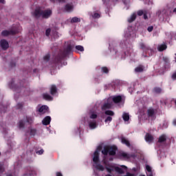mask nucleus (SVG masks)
I'll return each instance as SVG.
<instances>
[{
	"mask_svg": "<svg viewBox=\"0 0 176 176\" xmlns=\"http://www.w3.org/2000/svg\"><path fill=\"white\" fill-rule=\"evenodd\" d=\"M52 2H56V1H58V2H61L62 3H64L67 0H51Z\"/></svg>",
	"mask_w": 176,
	"mask_h": 176,
	"instance_id": "nucleus-41",
	"label": "nucleus"
},
{
	"mask_svg": "<svg viewBox=\"0 0 176 176\" xmlns=\"http://www.w3.org/2000/svg\"><path fill=\"white\" fill-rule=\"evenodd\" d=\"M0 45L3 49V50H6L9 47V43L6 41V40H1L0 41Z\"/></svg>",
	"mask_w": 176,
	"mask_h": 176,
	"instance_id": "nucleus-5",
	"label": "nucleus"
},
{
	"mask_svg": "<svg viewBox=\"0 0 176 176\" xmlns=\"http://www.w3.org/2000/svg\"><path fill=\"white\" fill-rule=\"evenodd\" d=\"M172 78L175 80L176 79V72L175 74H173L172 76Z\"/></svg>",
	"mask_w": 176,
	"mask_h": 176,
	"instance_id": "nucleus-46",
	"label": "nucleus"
},
{
	"mask_svg": "<svg viewBox=\"0 0 176 176\" xmlns=\"http://www.w3.org/2000/svg\"><path fill=\"white\" fill-rule=\"evenodd\" d=\"M121 142L122 144H124L125 145H126V146L130 147V142H129L127 140V139H126V138H121Z\"/></svg>",
	"mask_w": 176,
	"mask_h": 176,
	"instance_id": "nucleus-23",
	"label": "nucleus"
},
{
	"mask_svg": "<svg viewBox=\"0 0 176 176\" xmlns=\"http://www.w3.org/2000/svg\"><path fill=\"white\" fill-rule=\"evenodd\" d=\"M135 19H137V15L135 14V13H133V14L128 19V22H129V23H133V21H134V20H135Z\"/></svg>",
	"mask_w": 176,
	"mask_h": 176,
	"instance_id": "nucleus-21",
	"label": "nucleus"
},
{
	"mask_svg": "<svg viewBox=\"0 0 176 176\" xmlns=\"http://www.w3.org/2000/svg\"><path fill=\"white\" fill-rule=\"evenodd\" d=\"M51 31L52 30H50V28L46 30V32H45L46 36H49V35H50Z\"/></svg>",
	"mask_w": 176,
	"mask_h": 176,
	"instance_id": "nucleus-36",
	"label": "nucleus"
},
{
	"mask_svg": "<svg viewBox=\"0 0 176 176\" xmlns=\"http://www.w3.org/2000/svg\"><path fill=\"white\" fill-rule=\"evenodd\" d=\"M76 50H79L80 52L85 51V48H83V46H82V45H76Z\"/></svg>",
	"mask_w": 176,
	"mask_h": 176,
	"instance_id": "nucleus-27",
	"label": "nucleus"
},
{
	"mask_svg": "<svg viewBox=\"0 0 176 176\" xmlns=\"http://www.w3.org/2000/svg\"><path fill=\"white\" fill-rule=\"evenodd\" d=\"M0 156H1V152H0Z\"/></svg>",
	"mask_w": 176,
	"mask_h": 176,
	"instance_id": "nucleus-58",
	"label": "nucleus"
},
{
	"mask_svg": "<svg viewBox=\"0 0 176 176\" xmlns=\"http://www.w3.org/2000/svg\"><path fill=\"white\" fill-rule=\"evenodd\" d=\"M43 97L44 100H47V101H52L53 100V97L49 95V94H44L43 95Z\"/></svg>",
	"mask_w": 176,
	"mask_h": 176,
	"instance_id": "nucleus-16",
	"label": "nucleus"
},
{
	"mask_svg": "<svg viewBox=\"0 0 176 176\" xmlns=\"http://www.w3.org/2000/svg\"><path fill=\"white\" fill-rule=\"evenodd\" d=\"M16 109H20L23 108V103H18L16 106Z\"/></svg>",
	"mask_w": 176,
	"mask_h": 176,
	"instance_id": "nucleus-35",
	"label": "nucleus"
},
{
	"mask_svg": "<svg viewBox=\"0 0 176 176\" xmlns=\"http://www.w3.org/2000/svg\"><path fill=\"white\" fill-rule=\"evenodd\" d=\"M100 152H101V147L99 146L94 153L93 162L95 163L94 166L96 167V168L100 170V171H104V170H105V168H104L102 165L97 164L100 159Z\"/></svg>",
	"mask_w": 176,
	"mask_h": 176,
	"instance_id": "nucleus-2",
	"label": "nucleus"
},
{
	"mask_svg": "<svg viewBox=\"0 0 176 176\" xmlns=\"http://www.w3.org/2000/svg\"><path fill=\"white\" fill-rule=\"evenodd\" d=\"M144 20H147V19H148V16L146 15V12L144 13Z\"/></svg>",
	"mask_w": 176,
	"mask_h": 176,
	"instance_id": "nucleus-45",
	"label": "nucleus"
},
{
	"mask_svg": "<svg viewBox=\"0 0 176 176\" xmlns=\"http://www.w3.org/2000/svg\"><path fill=\"white\" fill-rule=\"evenodd\" d=\"M173 124H174V126H176V120H173Z\"/></svg>",
	"mask_w": 176,
	"mask_h": 176,
	"instance_id": "nucleus-52",
	"label": "nucleus"
},
{
	"mask_svg": "<svg viewBox=\"0 0 176 176\" xmlns=\"http://www.w3.org/2000/svg\"><path fill=\"white\" fill-rule=\"evenodd\" d=\"M166 140H167V136H166V135H162L159 138L158 142H166Z\"/></svg>",
	"mask_w": 176,
	"mask_h": 176,
	"instance_id": "nucleus-22",
	"label": "nucleus"
},
{
	"mask_svg": "<svg viewBox=\"0 0 176 176\" xmlns=\"http://www.w3.org/2000/svg\"><path fill=\"white\" fill-rule=\"evenodd\" d=\"M122 119L124 122H129L130 120V115L128 113H123Z\"/></svg>",
	"mask_w": 176,
	"mask_h": 176,
	"instance_id": "nucleus-15",
	"label": "nucleus"
},
{
	"mask_svg": "<svg viewBox=\"0 0 176 176\" xmlns=\"http://www.w3.org/2000/svg\"><path fill=\"white\" fill-rule=\"evenodd\" d=\"M120 156H122L124 159H130L132 155L124 152H121L120 153Z\"/></svg>",
	"mask_w": 176,
	"mask_h": 176,
	"instance_id": "nucleus-17",
	"label": "nucleus"
},
{
	"mask_svg": "<svg viewBox=\"0 0 176 176\" xmlns=\"http://www.w3.org/2000/svg\"><path fill=\"white\" fill-rule=\"evenodd\" d=\"M174 13H176V8L173 10Z\"/></svg>",
	"mask_w": 176,
	"mask_h": 176,
	"instance_id": "nucleus-54",
	"label": "nucleus"
},
{
	"mask_svg": "<svg viewBox=\"0 0 176 176\" xmlns=\"http://www.w3.org/2000/svg\"><path fill=\"white\" fill-rule=\"evenodd\" d=\"M126 175H128V176H135V174H132V173H127Z\"/></svg>",
	"mask_w": 176,
	"mask_h": 176,
	"instance_id": "nucleus-47",
	"label": "nucleus"
},
{
	"mask_svg": "<svg viewBox=\"0 0 176 176\" xmlns=\"http://www.w3.org/2000/svg\"><path fill=\"white\" fill-rule=\"evenodd\" d=\"M94 19H100V14L98 13H94V15L92 16Z\"/></svg>",
	"mask_w": 176,
	"mask_h": 176,
	"instance_id": "nucleus-34",
	"label": "nucleus"
},
{
	"mask_svg": "<svg viewBox=\"0 0 176 176\" xmlns=\"http://www.w3.org/2000/svg\"><path fill=\"white\" fill-rule=\"evenodd\" d=\"M5 172V168H3V165L0 164V174Z\"/></svg>",
	"mask_w": 176,
	"mask_h": 176,
	"instance_id": "nucleus-31",
	"label": "nucleus"
},
{
	"mask_svg": "<svg viewBox=\"0 0 176 176\" xmlns=\"http://www.w3.org/2000/svg\"><path fill=\"white\" fill-rule=\"evenodd\" d=\"M0 3H5V1L4 0H0Z\"/></svg>",
	"mask_w": 176,
	"mask_h": 176,
	"instance_id": "nucleus-51",
	"label": "nucleus"
},
{
	"mask_svg": "<svg viewBox=\"0 0 176 176\" xmlns=\"http://www.w3.org/2000/svg\"><path fill=\"white\" fill-rule=\"evenodd\" d=\"M145 13V11L144 12L143 10H138V16H142V14H144Z\"/></svg>",
	"mask_w": 176,
	"mask_h": 176,
	"instance_id": "nucleus-38",
	"label": "nucleus"
},
{
	"mask_svg": "<svg viewBox=\"0 0 176 176\" xmlns=\"http://www.w3.org/2000/svg\"><path fill=\"white\" fill-rule=\"evenodd\" d=\"M175 56H176V54H175ZM175 63H176V56H175Z\"/></svg>",
	"mask_w": 176,
	"mask_h": 176,
	"instance_id": "nucleus-56",
	"label": "nucleus"
},
{
	"mask_svg": "<svg viewBox=\"0 0 176 176\" xmlns=\"http://www.w3.org/2000/svg\"><path fill=\"white\" fill-rule=\"evenodd\" d=\"M25 125V122H24L23 120L19 121V129H24Z\"/></svg>",
	"mask_w": 176,
	"mask_h": 176,
	"instance_id": "nucleus-25",
	"label": "nucleus"
},
{
	"mask_svg": "<svg viewBox=\"0 0 176 176\" xmlns=\"http://www.w3.org/2000/svg\"><path fill=\"white\" fill-rule=\"evenodd\" d=\"M56 176H63V174L61 173H56Z\"/></svg>",
	"mask_w": 176,
	"mask_h": 176,
	"instance_id": "nucleus-49",
	"label": "nucleus"
},
{
	"mask_svg": "<svg viewBox=\"0 0 176 176\" xmlns=\"http://www.w3.org/2000/svg\"><path fill=\"white\" fill-rule=\"evenodd\" d=\"M89 126L91 130H94V129H96L97 128V122L96 121V120H89Z\"/></svg>",
	"mask_w": 176,
	"mask_h": 176,
	"instance_id": "nucleus-6",
	"label": "nucleus"
},
{
	"mask_svg": "<svg viewBox=\"0 0 176 176\" xmlns=\"http://www.w3.org/2000/svg\"><path fill=\"white\" fill-rule=\"evenodd\" d=\"M34 16L36 19H39L41 16L43 19H49L50 16H52V10H42V8H37L35 9L34 12Z\"/></svg>",
	"mask_w": 176,
	"mask_h": 176,
	"instance_id": "nucleus-1",
	"label": "nucleus"
},
{
	"mask_svg": "<svg viewBox=\"0 0 176 176\" xmlns=\"http://www.w3.org/2000/svg\"><path fill=\"white\" fill-rule=\"evenodd\" d=\"M167 49V45L166 44L160 45L157 47L159 52H163V50H166Z\"/></svg>",
	"mask_w": 176,
	"mask_h": 176,
	"instance_id": "nucleus-18",
	"label": "nucleus"
},
{
	"mask_svg": "<svg viewBox=\"0 0 176 176\" xmlns=\"http://www.w3.org/2000/svg\"><path fill=\"white\" fill-rule=\"evenodd\" d=\"M106 170L107 172H109L110 174L113 171V169L109 168V167H106Z\"/></svg>",
	"mask_w": 176,
	"mask_h": 176,
	"instance_id": "nucleus-40",
	"label": "nucleus"
},
{
	"mask_svg": "<svg viewBox=\"0 0 176 176\" xmlns=\"http://www.w3.org/2000/svg\"><path fill=\"white\" fill-rule=\"evenodd\" d=\"M155 93H162V89L160 87H155L154 88Z\"/></svg>",
	"mask_w": 176,
	"mask_h": 176,
	"instance_id": "nucleus-29",
	"label": "nucleus"
},
{
	"mask_svg": "<svg viewBox=\"0 0 176 176\" xmlns=\"http://www.w3.org/2000/svg\"><path fill=\"white\" fill-rule=\"evenodd\" d=\"M114 170L116 173H118V174H124V169L119 166H114Z\"/></svg>",
	"mask_w": 176,
	"mask_h": 176,
	"instance_id": "nucleus-12",
	"label": "nucleus"
},
{
	"mask_svg": "<svg viewBox=\"0 0 176 176\" xmlns=\"http://www.w3.org/2000/svg\"><path fill=\"white\" fill-rule=\"evenodd\" d=\"M140 176H145L144 175H140Z\"/></svg>",
	"mask_w": 176,
	"mask_h": 176,
	"instance_id": "nucleus-57",
	"label": "nucleus"
},
{
	"mask_svg": "<svg viewBox=\"0 0 176 176\" xmlns=\"http://www.w3.org/2000/svg\"><path fill=\"white\" fill-rule=\"evenodd\" d=\"M50 93L52 96H54L57 93V87L56 85H52L50 88Z\"/></svg>",
	"mask_w": 176,
	"mask_h": 176,
	"instance_id": "nucleus-13",
	"label": "nucleus"
},
{
	"mask_svg": "<svg viewBox=\"0 0 176 176\" xmlns=\"http://www.w3.org/2000/svg\"><path fill=\"white\" fill-rule=\"evenodd\" d=\"M112 100L115 104H118L120 102H122V96H116L112 97Z\"/></svg>",
	"mask_w": 176,
	"mask_h": 176,
	"instance_id": "nucleus-8",
	"label": "nucleus"
},
{
	"mask_svg": "<svg viewBox=\"0 0 176 176\" xmlns=\"http://www.w3.org/2000/svg\"><path fill=\"white\" fill-rule=\"evenodd\" d=\"M145 140L146 142H152L153 141V136L149 133H146L145 136Z\"/></svg>",
	"mask_w": 176,
	"mask_h": 176,
	"instance_id": "nucleus-9",
	"label": "nucleus"
},
{
	"mask_svg": "<svg viewBox=\"0 0 176 176\" xmlns=\"http://www.w3.org/2000/svg\"><path fill=\"white\" fill-rule=\"evenodd\" d=\"M121 167H122V168H124V170H127V166L124 165H122Z\"/></svg>",
	"mask_w": 176,
	"mask_h": 176,
	"instance_id": "nucleus-48",
	"label": "nucleus"
},
{
	"mask_svg": "<svg viewBox=\"0 0 176 176\" xmlns=\"http://www.w3.org/2000/svg\"><path fill=\"white\" fill-rule=\"evenodd\" d=\"M147 176H153V174L152 172H150L148 174H147Z\"/></svg>",
	"mask_w": 176,
	"mask_h": 176,
	"instance_id": "nucleus-50",
	"label": "nucleus"
},
{
	"mask_svg": "<svg viewBox=\"0 0 176 176\" xmlns=\"http://www.w3.org/2000/svg\"><path fill=\"white\" fill-rule=\"evenodd\" d=\"M102 71L104 74H108V72H109V70L108 69L107 67H102Z\"/></svg>",
	"mask_w": 176,
	"mask_h": 176,
	"instance_id": "nucleus-32",
	"label": "nucleus"
},
{
	"mask_svg": "<svg viewBox=\"0 0 176 176\" xmlns=\"http://www.w3.org/2000/svg\"><path fill=\"white\" fill-rule=\"evenodd\" d=\"M140 47H142V49H146V45H145V44H144V43H141Z\"/></svg>",
	"mask_w": 176,
	"mask_h": 176,
	"instance_id": "nucleus-43",
	"label": "nucleus"
},
{
	"mask_svg": "<svg viewBox=\"0 0 176 176\" xmlns=\"http://www.w3.org/2000/svg\"><path fill=\"white\" fill-rule=\"evenodd\" d=\"M19 25L15 26L13 25L12 29L10 30H3L1 32V34L3 35V36H8L9 35H15V34H17L19 32Z\"/></svg>",
	"mask_w": 176,
	"mask_h": 176,
	"instance_id": "nucleus-3",
	"label": "nucleus"
},
{
	"mask_svg": "<svg viewBox=\"0 0 176 176\" xmlns=\"http://www.w3.org/2000/svg\"><path fill=\"white\" fill-rule=\"evenodd\" d=\"M116 149L117 148L115 146H107L102 151V153L104 155H107L109 153L111 156H115V155H116Z\"/></svg>",
	"mask_w": 176,
	"mask_h": 176,
	"instance_id": "nucleus-4",
	"label": "nucleus"
},
{
	"mask_svg": "<svg viewBox=\"0 0 176 176\" xmlns=\"http://www.w3.org/2000/svg\"><path fill=\"white\" fill-rule=\"evenodd\" d=\"M112 107V103H109L108 102L107 103H104V105L102 107V109L105 110V109H109Z\"/></svg>",
	"mask_w": 176,
	"mask_h": 176,
	"instance_id": "nucleus-20",
	"label": "nucleus"
},
{
	"mask_svg": "<svg viewBox=\"0 0 176 176\" xmlns=\"http://www.w3.org/2000/svg\"><path fill=\"white\" fill-rule=\"evenodd\" d=\"M43 152H44L43 149H41L38 151H36V153H38V155H42Z\"/></svg>",
	"mask_w": 176,
	"mask_h": 176,
	"instance_id": "nucleus-44",
	"label": "nucleus"
},
{
	"mask_svg": "<svg viewBox=\"0 0 176 176\" xmlns=\"http://www.w3.org/2000/svg\"><path fill=\"white\" fill-rule=\"evenodd\" d=\"M66 12H72L74 10V6L72 4H67L65 7Z\"/></svg>",
	"mask_w": 176,
	"mask_h": 176,
	"instance_id": "nucleus-10",
	"label": "nucleus"
},
{
	"mask_svg": "<svg viewBox=\"0 0 176 176\" xmlns=\"http://www.w3.org/2000/svg\"><path fill=\"white\" fill-rule=\"evenodd\" d=\"M6 176H12V175H11V174H9V175H7Z\"/></svg>",
	"mask_w": 176,
	"mask_h": 176,
	"instance_id": "nucleus-55",
	"label": "nucleus"
},
{
	"mask_svg": "<svg viewBox=\"0 0 176 176\" xmlns=\"http://www.w3.org/2000/svg\"><path fill=\"white\" fill-rule=\"evenodd\" d=\"M52 120V118L50 116H46L42 121L43 124L45 126H47V124H50V121Z\"/></svg>",
	"mask_w": 176,
	"mask_h": 176,
	"instance_id": "nucleus-7",
	"label": "nucleus"
},
{
	"mask_svg": "<svg viewBox=\"0 0 176 176\" xmlns=\"http://www.w3.org/2000/svg\"><path fill=\"white\" fill-rule=\"evenodd\" d=\"M105 115H108L109 116H113V115H115V113L111 110H107L105 111Z\"/></svg>",
	"mask_w": 176,
	"mask_h": 176,
	"instance_id": "nucleus-26",
	"label": "nucleus"
},
{
	"mask_svg": "<svg viewBox=\"0 0 176 176\" xmlns=\"http://www.w3.org/2000/svg\"><path fill=\"white\" fill-rule=\"evenodd\" d=\"M155 109H149L148 110V116H149V118H155Z\"/></svg>",
	"mask_w": 176,
	"mask_h": 176,
	"instance_id": "nucleus-14",
	"label": "nucleus"
},
{
	"mask_svg": "<svg viewBox=\"0 0 176 176\" xmlns=\"http://www.w3.org/2000/svg\"><path fill=\"white\" fill-rule=\"evenodd\" d=\"M144 67L142 65H139L135 68V72H144Z\"/></svg>",
	"mask_w": 176,
	"mask_h": 176,
	"instance_id": "nucleus-19",
	"label": "nucleus"
},
{
	"mask_svg": "<svg viewBox=\"0 0 176 176\" xmlns=\"http://www.w3.org/2000/svg\"><path fill=\"white\" fill-rule=\"evenodd\" d=\"M90 119H97V114L96 113L91 114Z\"/></svg>",
	"mask_w": 176,
	"mask_h": 176,
	"instance_id": "nucleus-37",
	"label": "nucleus"
},
{
	"mask_svg": "<svg viewBox=\"0 0 176 176\" xmlns=\"http://www.w3.org/2000/svg\"><path fill=\"white\" fill-rule=\"evenodd\" d=\"M47 106H41L39 109H38V111L41 113H46V112H47Z\"/></svg>",
	"mask_w": 176,
	"mask_h": 176,
	"instance_id": "nucleus-11",
	"label": "nucleus"
},
{
	"mask_svg": "<svg viewBox=\"0 0 176 176\" xmlns=\"http://www.w3.org/2000/svg\"><path fill=\"white\" fill-rule=\"evenodd\" d=\"M71 23H80V18H78L76 16L75 17H73L71 20Z\"/></svg>",
	"mask_w": 176,
	"mask_h": 176,
	"instance_id": "nucleus-24",
	"label": "nucleus"
},
{
	"mask_svg": "<svg viewBox=\"0 0 176 176\" xmlns=\"http://www.w3.org/2000/svg\"><path fill=\"white\" fill-rule=\"evenodd\" d=\"M146 170L148 173H152V168L149 165H146Z\"/></svg>",
	"mask_w": 176,
	"mask_h": 176,
	"instance_id": "nucleus-30",
	"label": "nucleus"
},
{
	"mask_svg": "<svg viewBox=\"0 0 176 176\" xmlns=\"http://www.w3.org/2000/svg\"><path fill=\"white\" fill-rule=\"evenodd\" d=\"M50 58V55H46V56H44L45 61H49Z\"/></svg>",
	"mask_w": 176,
	"mask_h": 176,
	"instance_id": "nucleus-39",
	"label": "nucleus"
},
{
	"mask_svg": "<svg viewBox=\"0 0 176 176\" xmlns=\"http://www.w3.org/2000/svg\"><path fill=\"white\" fill-rule=\"evenodd\" d=\"M26 120H27V122L29 123V124H32L34 122V119H32V118L31 117H26Z\"/></svg>",
	"mask_w": 176,
	"mask_h": 176,
	"instance_id": "nucleus-28",
	"label": "nucleus"
},
{
	"mask_svg": "<svg viewBox=\"0 0 176 176\" xmlns=\"http://www.w3.org/2000/svg\"><path fill=\"white\" fill-rule=\"evenodd\" d=\"M103 1V2H108V1H109V0H102Z\"/></svg>",
	"mask_w": 176,
	"mask_h": 176,
	"instance_id": "nucleus-53",
	"label": "nucleus"
},
{
	"mask_svg": "<svg viewBox=\"0 0 176 176\" xmlns=\"http://www.w3.org/2000/svg\"><path fill=\"white\" fill-rule=\"evenodd\" d=\"M105 123L108 122H112V117L111 116H108L105 120H104Z\"/></svg>",
	"mask_w": 176,
	"mask_h": 176,
	"instance_id": "nucleus-33",
	"label": "nucleus"
},
{
	"mask_svg": "<svg viewBox=\"0 0 176 176\" xmlns=\"http://www.w3.org/2000/svg\"><path fill=\"white\" fill-rule=\"evenodd\" d=\"M148 32H152L153 31V26H150L147 28Z\"/></svg>",
	"mask_w": 176,
	"mask_h": 176,
	"instance_id": "nucleus-42",
	"label": "nucleus"
}]
</instances>
